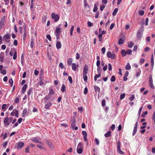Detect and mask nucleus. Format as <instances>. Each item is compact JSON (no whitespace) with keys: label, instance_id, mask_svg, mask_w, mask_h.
Instances as JSON below:
<instances>
[{"label":"nucleus","instance_id":"nucleus-1","mask_svg":"<svg viewBox=\"0 0 155 155\" xmlns=\"http://www.w3.org/2000/svg\"><path fill=\"white\" fill-rule=\"evenodd\" d=\"M71 127L72 129L74 130L75 129V130H77L78 129V127L76 126L75 127L76 125V120L74 118H73L71 121Z\"/></svg>","mask_w":155,"mask_h":155},{"label":"nucleus","instance_id":"nucleus-2","mask_svg":"<svg viewBox=\"0 0 155 155\" xmlns=\"http://www.w3.org/2000/svg\"><path fill=\"white\" fill-rule=\"evenodd\" d=\"M120 141L119 140L117 143V152L119 154H124V153L120 150Z\"/></svg>","mask_w":155,"mask_h":155},{"label":"nucleus","instance_id":"nucleus-3","mask_svg":"<svg viewBox=\"0 0 155 155\" xmlns=\"http://www.w3.org/2000/svg\"><path fill=\"white\" fill-rule=\"evenodd\" d=\"M51 17L52 19H54L55 22H57L59 18V15L57 14L56 15L55 13L54 12L52 13Z\"/></svg>","mask_w":155,"mask_h":155},{"label":"nucleus","instance_id":"nucleus-4","mask_svg":"<svg viewBox=\"0 0 155 155\" xmlns=\"http://www.w3.org/2000/svg\"><path fill=\"white\" fill-rule=\"evenodd\" d=\"M88 67L87 65H85L84 67L83 71V77L87 76V74L88 71Z\"/></svg>","mask_w":155,"mask_h":155},{"label":"nucleus","instance_id":"nucleus-5","mask_svg":"<svg viewBox=\"0 0 155 155\" xmlns=\"http://www.w3.org/2000/svg\"><path fill=\"white\" fill-rule=\"evenodd\" d=\"M107 57L109 58H110L111 59H115L116 55L114 52L112 53L110 51H108L107 52Z\"/></svg>","mask_w":155,"mask_h":155},{"label":"nucleus","instance_id":"nucleus-6","mask_svg":"<svg viewBox=\"0 0 155 155\" xmlns=\"http://www.w3.org/2000/svg\"><path fill=\"white\" fill-rule=\"evenodd\" d=\"M61 29L60 28H56L55 32V34L56 36V39H59L60 38L59 35L60 34Z\"/></svg>","mask_w":155,"mask_h":155},{"label":"nucleus","instance_id":"nucleus-7","mask_svg":"<svg viewBox=\"0 0 155 155\" xmlns=\"http://www.w3.org/2000/svg\"><path fill=\"white\" fill-rule=\"evenodd\" d=\"M5 16H4L1 19L0 22V28H3L5 26Z\"/></svg>","mask_w":155,"mask_h":155},{"label":"nucleus","instance_id":"nucleus-8","mask_svg":"<svg viewBox=\"0 0 155 155\" xmlns=\"http://www.w3.org/2000/svg\"><path fill=\"white\" fill-rule=\"evenodd\" d=\"M4 122L5 124V125L6 126L10 124V122L9 121V118L8 117H5L4 120Z\"/></svg>","mask_w":155,"mask_h":155},{"label":"nucleus","instance_id":"nucleus-9","mask_svg":"<svg viewBox=\"0 0 155 155\" xmlns=\"http://www.w3.org/2000/svg\"><path fill=\"white\" fill-rule=\"evenodd\" d=\"M31 140L33 142L36 143H38L40 144H43V143L40 141H39L38 139V138L37 137H35L34 138H32Z\"/></svg>","mask_w":155,"mask_h":155},{"label":"nucleus","instance_id":"nucleus-10","mask_svg":"<svg viewBox=\"0 0 155 155\" xmlns=\"http://www.w3.org/2000/svg\"><path fill=\"white\" fill-rule=\"evenodd\" d=\"M25 144L23 142H19L17 143V148L18 149H20Z\"/></svg>","mask_w":155,"mask_h":155},{"label":"nucleus","instance_id":"nucleus-11","mask_svg":"<svg viewBox=\"0 0 155 155\" xmlns=\"http://www.w3.org/2000/svg\"><path fill=\"white\" fill-rule=\"evenodd\" d=\"M27 86H28L27 84H25L22 87V89L21 91L22 94H24L25 92Z\"/></svg>","mask_w":155,"mask_h":155},{"label":"nucleus","instance_id":"nucleus-12","mask_svg":"<svg viewBox=\"0 0 155 155\" xmlns=\"http://www.w3.org/2000/svg\"><path fill=\"white\" fill-rule=\"evenodd\" d=\"M47 143L49 147L52 150L54 149V147L52 143L51 142L48 141H47Z\"/></svg>","mask_w":155,"mask_h":155},{"label":"nucleus","instance_id":"nucleus-13","mask_svg":"<svg viewBox=\"0 0 155 155\" xmlns=\"http://www.w3.org/2000/svg\"><path fill=\"white\" fill-rule=\"evenodd\" d=\"M52 103L51 102H49L45 106V108L46 109H49L50 107L52 105Z\"/></svg>","mask_w":155,"mask_h":155},{"label":"nucleus","instance_id":"nucleus-14","mask_svg":"<svg viewBox=\"0 0 155 155\" xmlns=\"http://www.w3.org/2000/svg\"><path fill=\"white\" fill-rule=\"evenodd\" d=\"M54 94V90L51 87H50L49 88L48 95H52Z\"/></svg>","mask_w":155,"mask_h":155},{"label":"nucleus","instance_id":"nucleus-15","mask_svg":"<svg viewBox=\"0 0 155 155\" xmlns=\"http://www.w3.org/2000/svg\"><path fill=\"white\" fill-rule=\"evenodd\" d=\"M143 30L142 31H138L137 32V38H141L142 35H143Z\"/></svg>","mask_w":155,"mask_h":155},{"label":"nucleus","instance_id":"nucleus-16","mask_svg":"<svg viewBox=\"0 0 155 155\" xmlns=\"http://www.w3.org/2000/svg\"><path fill=\"white\" fill-rule=\"evenodd\" d=\"M61 43L59 41H57L56 44V47L58 49L60 48L61 47Z\"/></svg>","mask_w":155,"mask_h":155},{"label":"nucleus","instance_id":"nucleus-17","mask_svg":"<svg viewBox=\"0 0 155 155\" xmlns=\"http://www.w3.org/2000/svg\"><path fill=\"white\" fill-rule=\"evenodd\" d=\"M4 53H1L0 55V60L2 62H3L4 59Z\"/></svg>","mask_w":155,"mask_h":155},{"label":"nucleus","instance_id":"nucleus-18","mask_svg":"<svg viewBox=\"0 0 155 155\" xmlns=\"http://www.w3.org/2000/svg\"><path fill=\"white\" fill-rule=\"evenodd\" d=\"M72 61L73 60L71 58H70L68 59L67 60L68 64L69 66H71L72 64Z\"/></svg>","mask_w":155,"mask_h":155},{"label":"nucleus","instance_id":"nucleus-19","mask_svg":"<svg viewBox=\"0 0 155 155\" xmlns=\"http://www.w3.org/2000/svg\"><path fill=\"white\" fill-rule=\"evenodd\" d=\"M72 69L74 71H75L77 70L76 65L74 63H73L71 64Z\"/></svg>","mask_w":155,"mask_h":155},{"label":"nucleus","instance_id":"nucleus-20","mask_svg":"<svg viewBox=\"0 0 155 155\" xmlns=\"http://www.w3.org/2000/svg\"><path fill=\"white\" fill-rule=\"evenodd\" d=\"M134 45V43L132 41H130L128 43V47L129 48H131Z\"/></svg>","mask_w":155,"mask_h":155},{"label":"nucleus","instance_id":"nucleus-21","mask_svg":"<svg viewBox=\"0 0 155 155\" xmlns=\"http://www.w3.org/2000/svg\"><path fill=\"white\" fill-rule=\"evenodd\" d=\"M106 33V31H102L101 34H99L98 35V38L99 39L101 38L102 37V35Z\"/></svg>","mask_w":155,"mask_h":155},{"label":"nucleus","instance_id":"nucleus-22","mask_svg":"<svg viewBox=\"0 0 155 155\" xmlns=\"http://www.w3.org/2000/svg\"><path fill=\"white\" fill-rule=\"evenodd\" d=\"M121 53L122 55V56L123 57L125 56L127 54L126 51L124 49H123L121 51Z\"/></svg>","mask_w":155,"mask_h":155},{"label":"nucleus","instance_id":"nucleus-23","mask_svg":"<svg viewBox=\"0 0 155 155\" xmlns=\"http://www.w3.org/2000/svg\"><path fill=\"white\" fill-rule=\"evenodd\" d=\"M83 151V149L82 148H77V153L79 154H81Z\"/></svg>","mask_w":155,"mask_h":155},{"label":"nucleus","instance_id":"nucleus-24","mask_svg":"<svg viewBox=\"0 0 155 155\" xmlns=\"http://www.w3.org/2000/svg\"><path fill=\"white\" fill-rule=\"evenodd\" d=\"M27 109L26 108H25L23 111L22 116L23 117H25V115L27 114Z\"/></svg>","mask_w":155,"mask_h":155},{"label":"nucleus","instance_id":"nucleus-25","mask_svg":"<svg viewBox=\"0 0 155 155\" xmlns=\"http://www.w3.org/2000/svg\"><path fill=\"white\" fill-rule=\"evenodd\" d=\"M94 89L96 92L97 93L98 92L99 93V92L100 88L99 87L96 86H95L94 87Z\"/></svg>","mask_w":155,"mask_h":155},{"label":"nucleus","instance_id":"nucleus-26","mask_svg":"<svg viewBox=\"0 0 155 155\" xmlns=\"http://www.w3.org/2000/svg\"><path fill=\"white\" fill-rule=\"evenodd\" d=\"M66 87L64 84L62 85V86L61 89V91L62 92H64L65 91Z\"/></svg>","mask_w":155,"mask_h":155},{"label":"nucleus","instance_id":"nucleus-27","mask_svg":"<svg viewBox=\"0 0 155 155\" xmlns=\"http://www.w3.org/2000/svg\"><path fill=\"white\" fill-rule=\"evenodd\" d=\"M85 7L86 8V9L87 11H89L90 10V8L89 5L87 4H85V5H84Z\"/></svg>","mask_w":155,"mask_h":155},{"label":"nucleus","instance_id":"nucleus-28","mask_svg":"<svg viewBox=\"0 0 155 155\" xmlns=\"http://www.w3.org/2000/svg\"><path fill=\"white\" fill-rule=\"evenodd\" d=\"M143 106H141V107H140V108L139 110V111H138V119L139 118V117H140V113H141V112L142 111V109H143Z\"/></svg>","mask_w":155,"mask_h":155},{"label":"nucleus","instance_id":"nucleus-29","mask_svg":"<svg viewBox=\"0 0 155 155\" xmlns=\"http://www.w3.org/2000/svg\"><path fill=\"white\" fill-rule=\"evenodd\" d=\"M101 76V74H96L94 77V80L96 81L97 80V79L100 77Z\"/></svg>","mask_w":155,"mask_h":155},{"label":"nucleus","instance_id":"nucleus-30","mask_svg":"<svg viewBox=\"0 0 155 155\" xmlns=\"http://www.w3.org/2000/svg\"><path fill=\"white\" fill-rule=\"evenodd\" d=\"M118 9L117 8H116L115 9L113 12V15L114 16L116 15L118 12Z\"/></svg>","mask_w":155,"mask_h":155},{"label":"nucleus","instance_id":"nucleus-31","mask_svg":"<svg viewBox=\"0 0 155 155\" xmlns=\"http://www.w3.org/2000/svg\"><path fill=\"white\" fill-rule=\"evenodd\" d=\"M47 19V17L46 16H45L42 18V22L43 23H45Z\"/></svg>","mask_w":155,"mask_h":155},{"label":"nucleus","instance_id":"nucleus-32","mask_svg":"<svg viewBox=\"0 0 155 155\" xmlns=\"http://www.w3.org/2000/svg\"><path fill=\"white\" fill-rule=\"evenodd\" d=\"M17 57V52L16 51H15L13 56V59L14 60H15Z\"/></svg>","mask_w":155,"mask_h":155},{"label":"nucleus","instance_id":"nucleus-33","mask_svg":"<svg viewBox=\"0 0 155 155\" xmlns=\"http://www.w3.org/2000/svg\"><path fill=\"white\" fill-rule=\"evenodd\" d=\"M125 93H124L120 95V100H122L125 97Z\"/></svg>","mask_w":155,"mask_h":155},{"label":"nucleus","instance_id":"nucleus-34","mask_svg":"<svg viewBox=\"0 0 155 155\" xmlns=\"http://www.w3.org/2000/svg\"><path fill=\"white\" fill-rule=\"evenodd\" d=\"M131 68V66L128 63L125 66V69L126 70H129Z\"/></svg>","mask_w":155,"mask_h":155},{"label":"nucleus","instance_id":"nucleus-35","mask_svg":"<svg viewBox=\"0 0 155 155\" xmlns=\"http://www.w3.org/2000/svg\"><path fill=\"white\" fill-rule=\"evenodd\" d=\"M125 40V39H119V40L118 41L119 44L120 45L124 43V42Z\"/></svg>","mask_w":155,"mask_h":155},{"label":"nucleus","instance_id":"nucleus-36","mask_svg":"<svg viewBox=\"0 0 155 155\" xmlns=\"http://www.w3.org/2000/svg\"><path fill=\"white\" fill-rule=\"evenodd\" d=\"M37 146L39 148L41 149L45 150V147L40 144H37Z\"/></svg>","mask_w":155,"mask_h":155},{"label":"nucleus","instance_id":"nucleus-37","mask_svg":"<svg viewBox=\"0 0 155 155\" xmlns=\"http://www.w3.org/2000/svg\"><path fill=\"white\" fill-rule=\"evenodd\" d=\"M126 54H131L132 53V50L131 49L127 50L126 51Z\"/></svg>","mask_w":155,"mask_h":155},{"label":"nucleus","instance_id":"nucleus-38","mask_svg":"<svg viewBox=\"0 0 155 155\" xmlns=\"http://www.w3.org/2000/svg\"><path fill=\"white\" fill-rule=\"evenodd\" d=\"M51 95H50L48 94V95L47 96H45L44 98V99L45 101H47L49 99L51 98Z\"/></svg>","mask_w":155,"mask_h":155},{"label":"nucleus","instance_id":"nucleus-39","mask_svg":"<svg viewBox=\"0 0 155 155\" xmlns=\"http://www.w3.org/2000/svg\"><path fill=\"white\" fill-rule=\"evenodd\" d=\"M138 13L140 15L142 16L144 15V12L143 10H140L139 11Z\"/></svg>","mask_w":155,"mask_h":155},{"label":"nucleus","instance_id":"nucleus-40","mask_svg":"<svg viewBox=\"0 0 155 155\" xmlns=\"http://www.w3.org/2000/svg\"><path fill=\"white\" fill-rule=\"evenodd\" d=\"M135 97L132 94L129 97V99L131 101H132L134 98Z\"/></svg>","mask_w":155,"mask_h":155},{"label":"nucleus","instance_id":"nucleus-41","mask_svg":"<svg viewBox=\"0 0 155 155\" xmlns=\"http://www.w3.org/2000/svg\"><path fill=\"white\" fill-rule=\"evenodd\" d=\"M10 37V35L8 34H7L4 36L3 39H8Z\"/></svg>","mask_w":155,"mask_h":155},{"label":"nucleus","instance_id":"nucleus-42","mask_svg":"<svg viewBox=\"0 0 155 155\" xmlns=\"http://www.w3.org/2000/svg\"><path fill=\"white\" fill-rule=\"evenodd\" d=\"M97 5L96 4H95L94 5V8L93 10V11L94 12H95L97 11Z\"/></svg>","mask_w":155,"mask_h":155},{"label":"nucleus","instance_id":"nucleus-43","mask_svg":"<svg viewBox=\"0 0 155 155\" xmlns=\"http://www.w3.org/2000/svg\"><path fill=\"white\" fill-rule=\"evenodd\" d=\"M137 128L134 127V130H133V133H132V135L133 136H134L135 134L136 133V132L137 131Z\"/></svg>","mask_w":155,"mask_h":155},{"label":"nucleus","instance_id":"nucleus-44","mask_svg":"<svg viewBox=\"0 0 155 155\" xmlns=\"http://www.w3.org/2000/svg\"><path fill=\"white\" fill-rule=\"evenodd\" d=\"M9 82L10 84L11 85V86L12 87L13 83L12 79V78L10 79L9 80Z\"/></svg>","mask_w":155,"mask_h":155},{"label":"nucleus","instance_id":"nucleus-45","mask_svg":"<svg viewBox=\"0 0 155 155\" xmlns=\"http://www.w3.org/2000/svg\"><path fill=\"white\" fill-rule=\"evenodd\" d=\"M115 77L114 76H112L110 79V81L112 82H114L115 81Z\"/></svg>","mask_w":155,"mask_h":155},{"label":"nucleus","instance_id":"nucleus-46","mask_svg":"<svg viewBox=\"0 0 155 155\" xmlns=\"http://www.w3.org/2000/svg\"><path fill=\"white\" fill-rule=\"evenodd\" d=\"M34 42L33 39H31V42L30 43V46L31 48H33L34 47Z\"/></svg>","mask_w":155,"mask_h":155},{"label":"nucleus","instance_id":"nucleus-47","mask_svg":"<svg viewBox=\"0 0 155 155\" xmlns=\"http://www.w3.org/2000/svg\"><path fill=\"white\" fill-rule=\"evenodd\" d=\"M32 91V88H31L27 91V93L28 95H30L31 94V93Z\"/></svg>","mask_w":155,"mask_h":155},{"label":"nucleus","instance_id":"nucleus-48","mask_svg":"<svg viewBox=\"0 0 155 155\" xmlns=\"http://www.w3.org/2000/svg\"><path fill=\"white\" fill-rule=\"evenodd\" d=\"M108 70L110 71H111L112 69V67L111 65L109 63V64H108Z\"/></svg>","mask_w":155,"mask_h":155},{"label":"nucleus","instance_id":"nucleus-49","mask_svg":"<svg viewBox=\"0 0 155 155\" xmlns=\"http://www.w3.org/2000/svg\"><path fill=\"white\" fill-rule=\"evenodd\" d=\"M1 136H3V139L5 140L7 137V134L6 133H5L4 134H2Z\"/></svg>","mask_w":155,"mask_h":155},{"label":"nucleus","instance_id":"nucleus-50","mask_svg":"<svg viewBox=\"0 0 155 155\" xmlns=\"http://www.w3.org/2000/svg\"><path fill=\"white\" fill-rule=\"evenodd\" d=\"M149 83H153V79L151 75H150L149 78Z\"/></svg>","mask_w":155,"mask_h":155},{"label":"nucleus","instance_id":"nucleus-51","mask_svg":"<svg viewBox=\"0 0 155 155\" xmlns=\"http://www.w3.org/2000/svg\"><path fill=\"white\" fill-rule=\"evenodd\" d=\"M82 134L84 136H87V132L85 131H83L82 132Z\"/></svg>","mask_w":155,"mask_h":155},{"label":"nucleus","instance_id":"nucleus-52","mask_svg":"<svg viewBox=\"0 0 155 155\" xmlns=\"http://www.w3.org/2000/svg\"><path fill=\"white\" fill-rule=\"evenodd\" d=\"M88 92V89L87 87H85L84 89V94H86Z\"/></svg>","mask_w":155,"mask_h":155},{"label":"nucleus","instance_id":"nucleus-53","mask_svg":"<svg viewBox=\"0 0 155 155\" xmlns=\"http://www.w3.org/2000/svg\"><path fill=\"white\" fill-rule=\"evenodd\" d=\"M30 147L29 146H28L25 149V152L26 153H28L29 152V150Z\"/></svg>","mask_w":155,"mask_h":155},{"label":"nucleus","instance_id":"nucleus-54","mask_svg":"<svg viewBox=\"0 0 155 155\" xmlns=\"http://www.w3.org/2000/svg\"><path fill=\"white\" fill-rule=\"evenodd\" d=\"M68 79L70 83L71 84H72L73 82V81H72V78H71V77L70 76H69L68 77Z\"/></svg>","mask_w":155,"mask_h":155},{"label":"nucleus","instance_id":"nucleus-55","mask_svg":"<svg viewBox=\"0 0 155 155\" xmlns=\"http://www.w3.org/2000/svg\"><path fill=\"white\" fill-rule=\"evenodd\" d=\"M19 114L18 110H16L15 112V116L16 117H18Z\"/></svg>","mask_w":155,"mask_h":155},{"label":"nucleus","instance_id":"nucleus-56","mask_svg":"<svg viewBox=\"0 0 155 155\" xmlns=\"http://www.w3.org/2000/svg\"><path fill=\"white\" fill-rule=\"evenodd\" d=\"M149 86L153 89L154 88V86L153 84V83H149Z\"/></svg>","mask_w":155,"mask_h":155},{"label":"nucleus","instance_id":"nucleus-57","mask_svg":"<svg viewBox=\"0 0 155 155\" xmlns=\"http://www.w3.org/2000/svg\"><path fill=\"white\" fill-rule=\"evenodd\" d=\"M150 50V48L149 47H146L144 49V51L145 52L148 51Z\"/></svg>","mask_w":155,"mask_h":155},{"label":"nucleus","instance_id":"nucleus-58","mask_svg":"<svg viewBox=\"0 0 155 155\" xmlns=\"http://www.w3.org/2000/svg\"><path fill=\"white\" fill-rule=\"evenodd\" d=\"M106 101L105 100H103L102 101V105L103 106L105 105Z\"/></svg>","mask_w":155,"mask_h":155},{"label":"nucleus","instance_id":"nucleus-59","mask_svg":"<svg viewBox=\"0 0 155 155\" xmlns=\"http://www.w3.org/2000/svg\"><path fill=\"white\" fill-rule=\"evenodd\" d=\"M1 73L3 75H5L6 73V70L5 69L2 70L1 71Z\"/></svg>","mask_w":155,"mask_h":155},{"label":"nucleus","instance_id":"nucleus-60","mask_svg":"<svg viewBox=\"0 0 155 155\" xmlns=\"http://www.w3.org/2000/svg\"><path fill=\"white\" fill-rule=\"evenodd\" d=\"M59 67L62 69H63L64 68V66L62 63H60L59 64Z\"/></svg>","mask_w":155,"mask_h":155},{"label":"nucleus","instance_id":"nucleus-61","mask_svg":"<svg viewBox=\"0 0 155 155\" xmlns=\"http://www.w3.org/2000/svg\"><path fill=\"white\" fill-rule=\"evenodd\" d=\"M82 143L81 142H80L78 145V148H82Z\"/></svg>","mask_w":155,"mask_h":155},{"label":"nucleus","instance_id":"nucleus-62","mask_svg":"<svg viewBox=\"0 0 155 155\" xmlns=\"http://www.w3.org/2000/svg\"><path fill=\"white\" fill-rule=\"evenodd\" d=\"M7 105L6 104H3L2 106V109L3 110L5 109Z\"/></svg>","mask_w":155,"mask_h":155},{"label":"nucleus","instance_id":"nucleus-63","mask_svg":"<svg viewBox=\"0 0 155 155\" xmlns=\"http://www.w3.org/2000/svg\"><path fill=\"white\" fill-rule=\"evenodd\" d=\"M93 24L90 21H88L87 22V25L89 27H91L93 25Z\"/></svg>","mask_w":155,"mask_h":155},{"label":"nucleus","instance_id":"nucleus-64","mask_svg":"<svg viewBox=\"0 0 155 155\" xmlns=\"http://www.w3.org/2000/svg\"><path fill=\"white\" fill-rule=\"evenodd\" d=\"M105 7V5H103L100 6V9L101 11H102L104 9V8Z\"/></svg>","mask_w":155,"mask_h":155}]
</instances>
